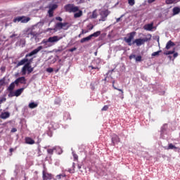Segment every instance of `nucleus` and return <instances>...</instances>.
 <instances>
[{"instance_id": "52", "label": "nucleus", "mask_w": 180, "mask_h": 180, "mask_svg": "<svg viewBox=\"0 0 180 180\" xmlns=\"http://www.w3.org/2000/svg\"><path fill=\"white\" fill-rule=\"evenodd\" d=\"M16 37L15 34H13L12 35L10 36L11 39H13V37Z\"/></svg>"}, {"instance_id": "40", "label": "nucleus", "mask_w": 180, "mask_h": 180, "mask_svg": "<svg viewBox=\"0 0 180 180\" xmlns=\"http://www.w3.org/2000/svg\"><path fill=\"white\" fill-rule=\"evenodd\" d=\"M73 158H74L75 161H78V155L77 154L74 153Z\"/></svg>"}, {"instance_id": "39", "label": "nucleus", "mask_w": 180, "mask_h": 180, "mask_svg": "<svg viewBox=\"0 0 180 180\" xmlns=\"http://www.w3.org/2000/svg\"><path fill=\"white\" fill-rule=\"evenodd\" d=\"M109 109V106H108V105H104L103 107V108L101 109V110H103V111H106V110H108Z\"/></svg>"}, {"instance_id": "49", "label": "nucleus", "mask_w": 180, "mask_h": 180, "mask_svg": "<svg viewBox=\"0 0 180 180\" xmlns=\"http://www.w3.org/2000/svg\"><path fill=\"white\" fill-rule=\"evenodd\" d=\"M173 57L174 58H176V57H178V53H174Z\"/></svg>"}, {"instance_id": "60", "label": "nucleus", "mask_w": 180, "mask_h": 180, "mask_svg": "<svg viewBox=\"0 0 180 180\" xmlns=\"http://www.w3.org/2000/svg\"><path fill=\"white\" fill-rule=\"evenodd\" d=\"M169 58H170V60L172 58V56H169Z\"/></svg>"}, {"instance_id": "38", "label": "nucleus", "mask_w": 180, "mask_h": 180, "mask_svg": "<svg viewBox=\"0 0 180 180\" xmlns=\"http://www.w3.org/2000/svg\"><path fill=\"white\" fill-rule=\"evenodd\" d=\"M3 102H6V98L3 97V98H0V105H1Z\"/></svg>"}, {"instance_id": "46", "label": "nucleus", "mask_w": 180, "mask_h": 180, "mask_svg": "<svg viewBox=\"0 0 180 180\" xmlns=\"http://www.w3.org/2000/svg\"><path fill=\"white\" fill-rule=\"evenodd\" d=\"M88 32L89 31L86 30H82L81 33H82V34H85L88 33Z\"/></svg>"}, {"instance_id": "1", "label": "nucleus", "mask_w": 180, "mask_h": 180, "mask_svg": "<svg viewBox=\"0 0 180 180\" xmlns=\"http://www.w3.org/2000/svg\"><path fill=\"white\" fill-rule=\"evenodd\" d=\"M41 50H43V46H39L37 49H34L32 51H31L30 53H27L25 55V58H23L20 62L18 63L17 67H20V65H25L21 70L22 75H25L26 74V71L27 68L32 67L30 64H32V62L33 61V58L28 59L27 57H32V56H34V54H37L39 51Z\"/></svg>"}, {"instance_id": "59", "label": "nucleus", "mask_w": 180, "mask_h": 180, "mask_svg": "<svg viewBox=\"0 0 180 180\" xmlns=\"http://www.w3.org/2000/svg\"><path fill=\"white\" fill-rule=\"evenodd\" d=\"M180 0H174L175 2H179Z\"/></svg>"}, {"instance_id": "24", "label": "nucleus", "mask_w": 180, "mask_h": 180, "mask_svg": "<svg viewBox=\"0 0 180 180\" xmlns=\"http://www.w3.org/2000/svg\"><path fill=\"white\" fill-rule=\"evenodd\" d=\"M81 16H82V11L79 10L77 11V13H75L74 14V18H81Z\"/></svg>"}, {"instance_id": "53", "label": "nucleus", "mask_w": 180, "mask_h": 180, "mask_svg": "<svg viewBox=\"0 0 180 180\" xmlns=\"http://www.w3.org/2000/svg\"><path fill=\"white\" fill-rule=\"evenodd\" d=\"M94 29V25L91 24V27L89 28V30H92Z\"/></svg>"}, {"instance_id": "51", "label": "nucleus", "mask_w": 180, "mask_h": 180, "mask_svg": "<svg viewBox=\"0 0 180 180\" xmlns=\"http://www.w3.org/2000/svg\"><path fill=\"white\" fill-rule=\"evenodd\" d=\"M148 4H153V2H155V0H148Z\"/></svg>"}, {"instance_id": "42", "label": "nucleus", "mask_w": 180, "mask_h": 180, "mask_svg": "<svg viewBox=\"0 0 180 180\" xmlns=\"http://www.w3.org/2000/svg\"><path fill=\"white\" fill-rule=\"evenodd\" d=\"M90 88H91V89L92 90V91H95V84H90Z\"/></svg>"}, {"instance_id": "34", "label": "nucleus", "mask_w": 180, "mask_h": 180, "mask_svg": "<svg viewBox=\"0 0 180 180\" xmlns=\"http://www.w3.org/2000/svg\"><path fill=\"white\" fill-rule=\"evenodd\" d=\"M174 2H176L175 0H166V4L167 5H171L172 4H174Z\"/></svg>"}, {"instance_id": "9", "label": "nucleus", "mask_w": 180, "mask_h": 180, "mask_svg": "<svg viewBox=\"0 0 180 180\" xmlns=\"http://www.w3.org/2000/svg\"><path fill=\"white\" fill-rule=\"evenodd\" d=\"M143 29L144 30H148V32H151L154 29V22L145 25L143 27Z\"/></svg>"}, {"instance_id": "50", "label": "nucleus", "mask_w": 180, "mask_h": 180, "mask_svg": "<svg viewBox=\"0 0 180 180\" xmlns=\"http://www.w3.org/2000/svg\"><path fill=\"white\" fill-rule=\"evenodd\" d=\"M131 58H136V55H131L129 56V60H131Z\"/></svg>"}, {"instance_id": "15", "label": "nucleus", "mask_w": 180, "mask_h": 180, "mask_svg": "<svg viewBox=\"0 0 180 180\" xmlns=\"http://www.w3.org/2000/svg\"><path fill=\"white\" fill-rule=\"evenodd\" d=\"M11 116V114L8 112H3L0 115L1 119H8Z\"/></svg>"}, {"instance_id": "37", "label": "nucleus", "mask_w": 180, "mask_h": 180, "mask_svg": "<svg viewBox=\"0 0 180 180\" xmlns=\"http://www.w3.org/2000/svg\"><path fill=\"white\" fill-rule=\"evenodd\" d=\"M28 34H30L31 36H32V37H34V36H37V33L33 31H31Z\"/></svg>"}, {"instance_id": "8", "label": "nucleus", "mask_w": 180, "mask_h": 180, "mask_svg": "<svg viewBox=\"0 0 180 180\" xmlns=\"http://www.w3.org/2000/svg\"><path fill=\"white\" fill-rule=\"evenodd\" d=\"M112 143L113 146H115V144L120 143V138H119V136H117L116 134L112 135Z\"/></svg>"}, {"instance_id": "7", "label": "nucleus", "mask_w": 180, "mask_h": 180, "mask_svg": "<svg viewBox=\"0 0 180 180\" xmlns=\"http://www.w3.org/2000/svg\"><path fill=\"white\" fill-rule=\"evenodd\" d=\"M43 180H51L53 179V174L46 172V171L42 172Z\"/></svg>"}, {"instance_id": "31", "label": "nucleus", "mask_w": 180, "mask_h": 180, "mask_svg": "<svg viewBox=\"0 0 180 180\" xmlns=\"http://www.w3.org/2000/svg\"><path fill=\"white\" fill-rule=\"evenodd\" d=\"M162 51L160 50V51H158L156 52H153L152 53V57H155L157 56H160V53H161Z\"/></svg>"}, {"instance_id": "61", "label": "nucleus", "mask_w": 180, "mask_h": 180, "mask_svg": "<svg viewBox=\"0 0 180 180\" xmlns=\"http://www.w3.org/2000/svg\"><path fill=\"white\" fill-rule=\"evenodd\" d=\"M97 54H98V52H95V56H97Z\"/></svg>"}, {"instance_id": "11", "label": "nucleus", "mask_w": 180, "mask_h": 180, "mask_svg": "<svg viewBox=\"0 0 180 180\" xmlns=\"http://www.w3.org/2000/svg\"><path fill=\"white\" fill-rule=\"evenodd\" d=\"M23 91H25L24 88L18 89L14 92L13 96H15L17 97L20 96V95H22V94L23 93Z\"/></svg>"}, {"instance_id": "4", "label": "nucleus", "mask_w": 180, "mask_h": 180, "mask_svg": "<svg viewBox=\"0 0 180 180\" xmlns=\"http://www.w3.org/2000/svg\"><path fill=\"white\" fill-rule=\"evenodd\" d=\"M150 40H151V34H148V37H146L143 39L139 38V39H135L133 41L132 44H136L138 47H140V46H142V44H144V43L147 41H150Z\"/></svg>"}, {"instance_id": "29", "label": "nucleus", "mask_w": 180, "mask_h": 180, "mask_svg": "<svg viewBox=\"0 0 180 180\" xmlns=\"http://www.w3.org/2000/svg\"><path fill=\"white\" fill-rule=\"evenodd\" d=\"M175 53V49H173L172 51H169L167 52H164L165 56H169V54H174Z\"/></svg>"}, {"instance_id": "5", "label": "nucleus", "mask_w": 180, "mask_h": 180, "mask_svg": "<svg viewBox=\"0 0 180 180\" xmlns=\"http://www.w3.org/2000/svg\"><path fill=\"white\" fill-rule=\"evenodd\" d=\"M108 15H109V11L108 10L102 11L100 13L101 19H99V22H105Z\"/></svg>"}, {"instance_id": "55", "label": "nucleus", "mask_w": 180, "mask_h": 180, "mask_svg": "<svg viewBox=\"0 0 180 180\" xmlns=\"http://www.w3.org/2000/svg\"><path fill=\"white\" fill-rule=\"evenodd\" d=\"M9 152H10V153H13V148H10V149H9Z\"/></svg>"}, {"instance_id": "6", "label": "nucleus", "mask_w": 180, "mask_h": 180, "mask_svg": "<svg viewBox=\"0 0 180 180\" xmlns=\"http://www.w3.org/2000/svg\"><path fill=\"white\" fill-rule=\"evenodd\" d=\"M129 34V37L128 38L125 37L124 41H126V43L128 44V46H131V40L134 39V37L136 36V32H132Z\"/></svg>"}, {"instance_id": "10", "label": "nucleus", "mask_w": 180, "mask_h": 180, "mask_svg": "<svg viewBox=\"0 0 180 180\" xmlns=\"http://www.w3.org/2000/svg\"><path fill=\"white\" fill-rule=\"evenodd\" d=\"M20 84H26V78L25 77H18L15 80V85H18Z\"/></svg>"}, {"instance_id": "36", "label": "nucleus", "mask_w": 180, "mask_h": 180, "mask_svg": "<svg viewBox=\"0 0 180 180\" xmlns=\"http://www.w3.org/2000/svg\"><path fill=\"white\" fill-rule=\"evenodd\" d=\"M141 58H142L141 56H135V60L136 62L141 61Z\"/></svg>"}, {"instance_id": "28", "label": "nucleus", "mask_w": 180, "mask_h": 180, "mask_svg": "<svg viewBox=\"0 0 180 180\" xmlns=\"http://www.w3.org/2000/svg\"><path fill=\"white\" fill-rule=\"evenodd\" d=\"M49 16V18H53L54 16V11L53 10H49L48 11Z\"/></svg>"}, {"instance_id": "47", "label": "nucleus", "mask_w": 180, "mask_h": 180, "mask_svg": "<svg viewBox=\"0 0 180 180\" xmlns=\"http://www.w3.org/2000/svg\"><path fill=\"white\" fill-rule=\"evenodd\" d=\"M68 25V22H62V28L65 27Z\"/></svg>"}, {"instance_id": "54", "label": "nucleus", "mask_w": 180, "mask_h": 180, "mask_svg": "<svg viewBox=\"0 0 180 180\" xmlns=\"http://www.w3.org/2000/svg\"><path fill=\"white\" fill-rule=\"evenodd\" d=\"M89 68H91V70H95V67L92 66V65H90L89 66Z\"/></svg>"}, {"instance_id": "41", "label": "nucleus", "mask_w": 180, "mask_h": 180, "mask_svg": "<svg viewBox=\"0 0 180 180\" xmlns=\"http://www.w3.org/2000/svg\"><path fill=\"white\" fill-rule=\"evenodd\" d=\"M47 72H53L54 70L52 68H49L46 69Z\"/></svg>"}, {"instance_id": "33", "label": "nucleus", "mask_w": 180, "mask_h": 180, "mask_svg": "<svg viewBox=\"0 0 180 180\" xmlns=\"http://www.w3.org/2000/svg\"><path fill=\"white\" fill-rule=\"evenodd\" d=\"M128 4L130 6H133L136 4V1L134 0H128Z\"/></svg>"}, {"instance_id": "58", "label": "nucleus", "mask_w": 180, "mask_h": 180, "mask_svg": "<svg viewBox=\"0 0 180 180\" xmlns=\"http://www.w3.org/2000/svg\"><path fill=\"white\" fill-rule=\"evenodd\" d=\"M120 18H117V22H120Z\"/></svg>"}, {"instance_id": "21", "label": "nucleus", "mask_w": 180, "mask_h": 180, "mask_svg": "<svg viewBox=\"0 0 180 180\" xmlns=\"http://www.w3.org/2000/svg\"><path fill=\"white\" fill-rule=\"evenodd\" d=\"M22 19L21 20V23H27L30 20V17L22 16Z\"/></svg>"}, {"instance_id": "26", "label": "nucleus", "mask_w": 180, "mask_h": 180, "mask_svg": "<svg viewBox=\"0 0 180 180\" xmlns=\"http://www.w3.org/2000/svg\"><path fill=\"white\" fill-rule=\"evenodd\" d=\"M22 19H23V18H22V16H18V17H16L15 18L13 19V22H14V23H16V22H22Z\"/></svg>"}, {"instance_id": "12", "label": "nucleus", "mask_w": 180, "mask_h": 180, "mask_svg": "<svg viewBox=\"0 0 180 180\" xmlns=\"http://www.w3.org/2000/svg\"><path fill=\"white\" fill-rule=\"evenodd\" d=\"M61 29H63V22H57L55 25V28L53 29V30H55V32H57L58 30H61Z\"/></svg>"}, {"instance_id": "56", "label": "nucleus", "mask_w": 180, "mask_h": 180, "mask_svg": "<svg viewBox=\"0 0 180 180\" xmlns=\"http://www.w3.org/2000/svg\"><path fill=\"white\" fill-rule=\"evenodd\" d=\"M94 70H98V71H99V68H98V67H94Z\"/></svg>"}, {"instance_id": "27", "label": "nucleus", "mask_w": 180, "mask_h": 180, "mask_svg": "<svg viewBox=\"0 0 180 180\" xmlns=\"http://www.w3.org/2000/svg\"><path fill=\"white\" fill-rule=\"evenodd\" d=\"M55 150H56V147H54L53 148H49V149H47V153H48V154L53 155Z\"/></svg>"}, {"instance_id": "45", "label": "nucleus", "mask_w": 180, "mask_h": 180, "mask_svg": "<svg viewBox=\"0 0 180 180\" xmlns=\"http://www.w3.org/2000/svg\"><path fill=\"white\" fill-rule=\"evenodd\" d=\"M56 20H58L59 22H63V18L61 17H56Z\"/></svg>"}, {"instance_id": "13", "label": "nucleus", "mask_w": 180, "mask_h": 180, "mask_svg": "<svg viewBox=\"0 0 180 180\" xmlns=\"http://www.w3.org/2000/svg\"><path fill=\"white\" fill-rule=\"evenodd\" d=\"M174 46H175V43L172 42V41L169 40L167 44H166V50H169V49H171V47H174Z\"/></svg>"}, {"instance_id": "16", "label": "nucleus", "mask_w": 180, "mask_h": 180, "mask_svg": "<svg viewBox=\"0 0 180 180\" xmlns=\"http://www.w3.org/2000/svg\"><path fill=\"white\" fill-rule=\"evenodd\" d=\"M112 87L114 88V89H116V91H119L120 92H121V94H122L121 99H123L124 98V94H124L123 90H122L121 89H118L116 86H115V81L112 82Z\"/></svg>"}, {"instance_id": "23", "label": "nucleus", "mask_w": 180, "mask_h": 180, "mask_svg": "<svg viewBox=\"0 0 180 180\" xmlns=\"http://www.w3.org/2000/svg\"><path fill=\"white\" fill-rule=\"evenodd\" d=\"M179 13H180V8L179 7H174L173 8V15H178Z\"/></svg>"}, {"instance_id": "25", "label": "nucleus", "mask_w": 180, "mask_h": 180, "mask_svg": "<svg viewBox=\"0 0 180 180\" xmlns=\"http://www.w3.org/2000/svg\"><path fill=\"white\" fill-rule=\"evenodd\" d=\"M91 35L86 37H84V38H82L81 40H80V43H85L86 41H89V40H91Z\"/></svg>"}, {"instance_id": "3", "label": "nucleus", "mask_w": 180, "mask_h": 180, "mask_svg": "<svg viewBox=\"0 0 180 180\" xmlns=\"http://www.w3.org/2000/svg\"><path fill=\"white\" fill-rule=\"evenodd\" d=\"M64 9L65 12H68L69 13H75V12H78V11H79V7L76 6L74 4H69L64 6Z\"/></svg>"}, {"instance_id": "64", "label": "nucleus", "mask_w": 180, "mask_h": 180, "mask_svg": "<svg viewBox=\"0 0 180 180\" xmlns=\"http://www.w3.org/2000/svg\"><path fill=\"white\" fill-rule=\"evenodd\" d=\"M87 27H89V25H87Z\"/></svg>"}, {"instance_id": "35", "label": "nucleus", "mask_w": 180, "mask_h": 180, "mask_svg": "<svg viewBox=\"0 0 180 180\" xmlns=\"http://www.w3.org/2000/svg\"><path fill=\"white\" fill-rule=\"evenodd\" d=\"M66 175L65 174H58L56 176V178H58V179H61L62 178H65Z\"/></svg>"}, {"instance_id": "2", "label": "nucleus", "mask_w": 180, "mask_h": 180, "mask_svg": "<svg viewBox=\"0 0 180 180\" xmlns=\"http://www.w3.org/2000/svg\"><path fill=\"white\" fill-rule=\"evenodd\" d=\"M61 40V37L58 36L50 37L48 39H44L41 41V44H44V49H49V47L53 46L54 43H57Z\"/></svg>"}, {"instance_id": "18", "label": "nucleus", "mask_w": 180, "mask_h": 180, "mask_svg": "<svg viewBox=\"0 0 180 180\" xmlns=\"http://www.w3.org/2000/svg\"><path fill=\"white\" fill-rule=\"evenodd\" d=\"M49 9H50L51 11H56V9H57V8H58V6L57 4H50L48 6Z\"/></svg>"}, {"instance_id": "62", "label": "nucleus", "mask_w": 180, "mask_h": 180, "mask_svg": "<svg viewBox=\"0 0 180 180\" xmlns=\"http://www.w3.org/2000/svg\"><path fill=\"white\" fill-rule=\"evenodd\" d=\"M81 34H82V33L79 34V37H81Z\"/></svg>"}, {"instance_id": "22", "label": "nucleus", "mask_w": 180, "mask_h": 180, "mask_svg": "<svg viewBox=\"0 0 180 180\" xmlns=\"http://www.w3.org/2000/svg\"><path fill=\"white\" fill-rule=\"evenodd\" d=\"M98 36H101V31H97L90 34L91 39H92V37H98Z\"/></svg>"}, {"instance_id": "20", "label": "nucleus", "mask_w": 180, "mask_h": 180, "mask_svg": "<svg viewBox=\"0 0 180 180\" xmlns=\"http://www.w3.org/2000/svg\"><path fill=\"white\" fill-rule=\"evenodd\" d=\"M15 81L13 82H12L9 86L8 87V91H9V92H12V91H13V89H15Z\"/></svg>"}, {"instance_id": "14", "label": "nucleus", "mask_w": 180, "mask_h": 180, "mask_svg": "<svg viewBox=\"0 0 180 180\" xmlns=\"http://www.w3.org/2000/svg\"><path fill=\"white\" fill-rule=\"evenodd\" d=\"M25 143L26 144H30V145H33L34 144V140H33L32 138L30 137H26L25 138Z\"/></svg>"}, {"instance_id": "48", "label": "nucleus", "mask_w": 180, "mask_h": 180, "mask_svg": "<svg viewBox=\"0 0 180 180\" xmlns=\"http://www.w3.org/2000/svg\"><path fill=\"white\" fill-rule=\"evenodd\" d=\"M15 131H18V129L16 128H12L11 133H15Z\"/></svg>"}, {"instance_id": "17", "label": "nucleus", "mask_w": 180, "mask_h": 180, "mask_svg": "<svg viewBox=\"0 0 180 180\" xmlns=\"http://www.w3.org/2000/svg\"><path fill=\"white\" fill-rule=\"evenodd\" d=\"M28 106L30 109H34V108H37V106H39V104H37V103L32 102L29 103Z\"/></svg>"}, {"instance_id": "19", "label": "nucleus", "mask_w": 180, "mask_h": 180, "mask_svg": "<svg viewBox=\"0 0 180 180\" xmlns=\"http://www.w3.org/2000/svg\"><path fill=\"white\" fill-rule=\"evenodd\" d=\"M91 19H96V18H98V12L97 10H94L92 12V14L90 16Z\"/></svg>"}, {"instance_id": "32", "label": "nucleus", "mask_w": 180, "mask_h": 180, "mask_svg": "<svg viewBox=\"0 0 180 180\" xmlns=\"http://www.w3.org/2000/svg\"><path fill=\"white\" fill-rule=\"evenodd\" d=\"M174 148H176V147L172 143H169L167 150H174Z\"/></svg>"}, {"instance_id": "57", "label": "nucleus", "mask_w": 180, "mask_h": 180, "mask_svg": "<svg viewBox=\"0 0 180 180\" xmlns=\"http://www.w3.org/2000/svg\"><path fill=\"white\" fill-rule=\"evenodd\" d=\"M77 168H78V169H81V165H78Z\"/></svg>"}, {"instance_id": "30", "label": "nucleus", "mask_w": 180, "mask_h": 180, "mask_svg": "<svg viewBox=\"0 0 180 180\" xmlns=\"http://www.w3.org/2000/svg\"><path fill=\"white\" fill-rule=\"evenodd\" d=\"M34 70V68H32V66L30 68H27V74H32Z\"/></svg>"}, {"instance_id": "63", "label": "nucleus", "mask_w": 180, "mask_h": 180, "mask_svg": "<svg viewBox=\"0 0 180 180\" xmlns=\"http://www.w3.org/2000/svg\"><path fill=\"white\" fill-rule=\"evenodd\" d=\"M1 71H4V68H1Z\"/></svg>"}, {"instance_id": "44", "label": "nucleus", "mask_w": 180, "mask_h": 180, "mask_svg": "<svg viewBox=\"0 0 180 180\" xmlns=\"http://www.w3.org/2000/svg\"><path fill=\"white\" fill-rule=\"evenodd\" d=\"M75 50H77V48L74 47V48L69 49L68 51H70V53H72L73 51H75Z\"/></svg>"}, {"instance_id": "43", "label": "nucleus", "mask_w": 180, "mask_h": 180, "mask_svg": "<svg viewBox=\"0 0 180 180\" xmlns=\"http://www.w3.org/2000/svg\"><path fill=\"white\" fill-rule=\"evenodd\" d=\"M13 95H15V92L10 91L8 96H10L11 98H12L13 96H13Z\"/></svg>"}]
</instances>
